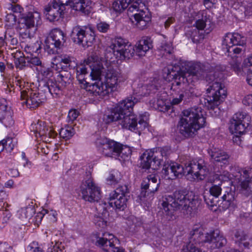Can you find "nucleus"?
<instances>
[{
  "label": "nucleus",
  "mask_w": 252,
  "mask_h": 252,
  "mask_svg": "<svg viewBox=\"0 0 252 252\" xmlns=\"http://www.w3.org/2000/svg\"><path fill=\"white\" fill-rule=\"evenodd\" d=\"M186 72L194 83L199 80H205L210 84L207 89L208 94L204 98L205 106L208 109H214L226 96V91L221 80L219 78L221 73L217 72L216 67L209 63L188 62L185 63Z\"/></svg>",
  "instance_id": "nucleus-1"
},
{
  "label": "nucleus",
  "mask_w": 252,
  "mask_h": 252,
  "mask_svg": "<svg viewBox=\"0 0 252 252\" xmlns=\"http://www.w3.org/2000/svg\"><path fill=\"white\" fill-rule=\"evenodd\" d=\"M192 192L184 190L176 191L172 195H165L161 203L166 215L171 217L175 211L180 210L185 215H190L197 210L199 201Z\"/></svg>",
  "instance_id": "nucleus-2"
},
{
  "label": "nucleus",
  "mask_w": 252,
  "mask_h": 252,
  "mask_svg": "<svg viewBox=\"0 0 252 252\" xmlns=\"http://www.w3.org/2000/svg\"><path fill=\"white\" fill-rule=\"evenodd\" d=\"M152 47V41L148 36L142 37L136 43L134 47L126 39L119 37L115 38L109 49L116 59L123 61L130 59L135 53L139 57L144 56Z\"/></svg>",
  "instance_id": "nucleus-3"
},
{
  "label": "nucleus",
  "mask_w": 252,
  "mask_h": 252,
  "mask_svg": "<svg viewBox=\"0 0 252 252\" xmlns=\"http://www.w3.org/2000/svg\"><path fill=\"white\" fill-rule=\"evenodd\" d=\"M207 173V166L202 159L189 161L185 164L184 167L176 162H167L163 165L162 170L164 178L168 180L190 174H193L197 179L202 180Z\"/></svg>",
  "instance_id": "nucleus-4"
},
{
  "label": "nucleus",
  "mask_w": 252,
  "mask_h": 252,
  "mask_svg": "<svg viewBox=\"0 0 252 252\" xmlns=\"http://www.w3.org/2000/svg\"><path fill=\"white\" fill-rule=\"evenodd\" d=\"M205 112L200 107H193L182 112L178 122L180 133L186 137H193L206 123Z\"/></svg>",
  "instance_id": "nucleus-5"
},
{
  "label": "nucleus",
  "mask_w": 252,
  "mask_h": 252,
  "mask_svg": "<svg viewBox=\"0 0 252 252\" xmlns=\"http://www.w3.org/2000/svg\"><path fill=\"white\" fill-rule=\"evenodd\" d=\"M120 74L114 69L110 68L107 69L105 72V84H103L100 81L101 79L102 73L99 79L94 83L92 86V92L94 95L104 96L110 92L114 91L117 90L119 83L120 82Z\"/></svg>",
  "instance_id": "nucleus-6"
},
{
  "label": "nucleus",
  "mask_w": 252,
  "mask_h": 252,
  "mask_svg": "<svg viewBox=\"0 0 252 252\" xmlns=\"http://www.w3.org/2000/svg\"><path fill=\"white\" fill-rule=\"evenodd\" d=\"M40 15L37 12L23 14L18 27L20 36L23 38L31 39L36 30V26L40 24Z\"/></svg>",
  "instance_id": "nucleus-7"
},
{
  "label": "nucleus",
  "mask_w": 252,
  "mask_h": 252,
  "mask_svg": "<svg viewBox=\"0 0 252 252\" xmlns=\"http://www.w3.org/2000/svg\"><path fill=\"white\" fill-rule=\"evenodd\" d=\"M104 68H91V65L87 63L86 65L81 64L76 67V78L81 85L82 88L92 91V86L94 83H91L87 81V77L91 79L96 81L100 79L101 72Z\"/></svg>",
  "instance_id": "nucleus-8"
},
{
  "label": "nucleus",
  "mask_w": 252,
  "mask_h": 252,
  "mask_svg": "<svg viewBox=\"0 0 252 252\" xmlns=\"http://www.w3.org/2000/svg\"><path fill=\"white\" fill-rule=\"evenodd\" d=\"M138 102L134 96H129L120 102L108 114L104 115V120L107 124L117 121L122 115L132 113L133 107Z\"/></svg>",
  "instance_id": "nucleus-9"
},
{
  "label": "nucleus",
  "mask_w": 252,
  "mask_h": 252,
  "mask_svg": "<svg viewBox=\"0 0 252 252\" xmlns=\"http://www.w3.org/2000/svg\"><path fill=\"white\" fill-rule=\"evenodd\" d=\"M118 121H120L119 124L122 127L138 133L139 135L148 126L147 122L142 119H139L137 123V116L132 113L122 115Z\"/></svg>",
  "instance_id": "nucleus-10"
},
{
  "label": "nucleus",
  "mask_w": 252,
  "mask_h": 252,
  "mask_svg": "<svg viewBox=\"0 0 252 252\" xmlns=\"http://www.w3.org/2000/svg\"><path fill=\"white\" fill-rule=\"evenodd\" d=\"M163 157L159 148L146 151L141 156L140 166L143 169H157L161 164L160 158Z\"/></svg>",
  "instance_id": "nucleus-11"
},
{
  "label": "nucleus",
  "mask_w": 252,
  "mask_h": 252,
  "mask_svg": "<svg viewBox=\"0 0 252 252\" xmlns=\"http://www.w3.org/2000/svg\"><path fill=\"white\" fill-rule=\"evenodd\" d=\"M95 145L98 150L105 157L116 158L121 144L105 137H99L95 141Z\"/></svg>",
  "instance_id": "nucleus-12"
},
{
  "label": "nucleus",
  "mask_w": 252,
  "mask_h": 252,
  "mask_svg": "<svg viewBox=\"0 0 252 252\" xmlns=\"http://www.w3.org/2000/svg\"><path fill=\"white\" fill-rule=\"evenodd\" d=\"M80 189L82 197L85 201L99 203L98 202L101 196L100 189L96 185L92 179L89 178L83 182Z\"/></svg>",
  "instance_id": "nucleus-13"
},
{
  "label": "nucleus",
  "mask_w": 252,
  "mask_h": 252,
  "mask_svg": "<svg viewBox=\"0 0 252 252\" xmlns=\"http://www.w3.org/2000/svg\"><path fill=\"white\" fill-rule=\"evenodd\" d=\"M128 192L127 186H119L110 194L109 205L120 210H124L127 207L128 198L126 194Z\"/></svg>",
  "instance_id": "nucleus-14"
},
{
  "label": "nucleus",
  "mask_w": 252,
  "mask_h": 252,
  "mask_svg": "<svg viewBox=\"0 0 252 252\" xmlns=\"http://www.w3.org/2000/svg\"><path fill=\"white\" fill-rule=\"evenodd\" d=\"M20 99L23 105L26 104L28 108L34 109L42 105L45 100V96L42 93L33 92L27 88L21 91Z\"/></svg>",
  "instance_id": "nucleus-15"
},
{
  "label": "nucleus",
  "mask_w": 252,
  "mask_h": 252,
  "mask_svg": "<svg viewBox=\"0 0 252 252\" xmlns=\"http://www.w3.org/2000/svg\"><path fill=\"white\" fill-rule=\"evenodd\" d=\"M250 116L246 113H236L230 120L229 129L232 133L240 135L244 134L250 125Z\"/></svg>",
  "instance_id": "nucleus-16"
},
{
  "label": "nucleus",
  "mask_w": 252,
  "mask_h": 252,
  "mask_svg": "<svg viewBox=\"0 0 252 252\" xmlns=\"http://www.w3.org/2000/svg\"><path fill=\"white\" fill-rule=\"evenodd\" d=\"M71 37L74 43L82 45L84 47L91 46L94 40V34L80 26H76L73 29Z\"/></svg>",
  "instance_id": "nucleus-17"
},
{
  "label": "nucleus",
  "mask_w": 252,
  "mask_h": 252,
  "mask_svg": "<svg viewBox=\"0 0 252 252\" xmlns=\"http://www.w3.org/2000/svg\"><path fill=\"white\" fill-rule=\"evenodd\" d=\"M64 10L63 1L60 0L57 1L54 0L45 7L44 13L47 20L50 22H54L63 17Z\"/></svg>",
  "instance_id": "nucleus-18"
},
{
  "label": "nucleus",
  "mask_w": 252,
  "mask_h": 252,
  "mask_svg": "<svg viewBox=\"0 0 252 252\" xmlns=\"http://www.w3.org/2000/svg\"><path fill=\"white\" fill-rule=\"evenodd\" d=\"M93 241L95 245L101 248L104 252H115V241L116 239L114 235L109 233H104L102 236L95 234L93 237Z\"/></svg>",
  "instance_id": "nucleus-19"
},
{
  "label": "nucleus",
  "mask_w": 252,
  "mask_h": 252,
  "mask_svg": "<svg viewBox=\"0 0 252 252\" xmlns=\"http://www.w3.org/2000/svg\"><path fill=\"white\" fill-rule=\"evenodd\" d=\"M208 236L209 232L204 234L203 229L201 226L195 224L193 226L192 229L190 232L189 244L196 246H203L205 243H208Z\"/></svg>",
  "instance_id": "nucleus-20"
},
{
  "label": "nucleus",
  "mask_w": 252,
  "mask_h": 252,
  "mask_svg": "<svg viewBox=\"0 0 252 252\" xmlns=\"http://www.w3.org/2000/svg\"><path fill=\"white\" fill-rule=\"evenodd\" d=\"M221 184L213 185L209 189V193L204 195V201L213 211H217L218 209V198L221 192Z\"/></svg>",
  "instance_id": "nucleus-21"
},
{
  "label": "nucleus",
  "mask_w": 252,
  "mask_h": 252,
  "mask_svg": "<svg viewBox=\"0 0 252 252\" xmlns=\"http://www.w3.org/2000/svg\"><path fill=\"white\" fill-rule=\"evenodd\" d=\"M12 112L4 98L0 99V122L6 127H10L14 124Z\"/></svg>",
  "instance_id": "nucleus-22"
},
{
  "label": "nucleus",
  "mask_w": 252,
  "mask_h": 252,
  "mask_svg": "<svg viewBox=\"0 0 252 252\" xmlns=\"http://www.w3.org/2000/svg\"><path fill=\"white\" fill-rule=\"evenodd\" d=\"M65 41V35L60 29H55L52 30L46 40V46L49 48H61Z\"/></svg>",
  "instance_id": "nucleus-23"
},
{
  "label": "nucleus",
  "mask_w": 252,
  "mask_h": 252,
  "mask_svg": "<svg viewBox=\"0 0 252 252\" xmlns=\"http://www.w3.org/2000/svg\"><path fill=\"white\" fill-rule=\"evenodd\" d=\"M160 185V180H158L155 175L151 174L144 179L141 183V196L145 197L148 194L154 193L157 191Z\"/></svg>",
  "instance_id": "nucleus-24"
},
{
  "label": "nucleus",
  "mask_w": 252,
  "mask_h": 252,
  "mask_svg": "<svg viewBox=\"0 0 252 252\" xmlns=\"http://www.w3.org/2000/svg\"><path fill=\"white\" fill-rule=\"evenodd\" d=\"M208 242L212 249H219L224 247L227 243L226 239L218 229L209 232Z\"/></svg>",
  "instance_id": "nucleus-25"
},
{
  "label": "nucleus",
  "mask_w": 252,
  "mask_h": 252,
  "mask_svg": "<svg viewBox=\"0 0 252 252\" xmlns=\"http://www.w3.org/2000/svg\"><path fill=\"white\" fill-rule=\"evenodd\" d=\"M107 207V205L105 202L96 204L95 208L98 211V214L94 216L93 220L95 224L99 227L104 228L106 226L107 218L109 216Z\"/></svg>",
  "instance_id": "nucleus-26"
},
{
  "label": "nucleus",
  "mask_w": 252,
  "mask_h": 252,
  "mask_svg": "<svg viewBox=\"0 0 252 252\" xmlns=\"http://www.w3.org/2000/svg\"><path fill=\"white\" fill-rule=\"evenodd\" d=\"M91 2L89 0H66L63 2L64 7L69 6L73 9L78 11L85 15H89L92 11Z\"/></svg>",
  "instance_id": "nucleus-27"
},
{
  "label": "nucleus",
  "mask_w": 252,
  "mask_h": 252,
  "mask_svg": "<svg viewBox=\"0 0 252 252\" xmlns=\"http://www.w3.org/2000/svg\"><path fill=\"white\" fill-rule=\"evenodd\" d=\"M167 94L165 91L158 92L157 99L151 100L150 104L155 109L161 112H165L170 109V105L167 99Z\"/></svg>",
  "instance_id": "nucleus-28"
},
{
  "label": "nucleus",
  "mask_w": 252,
  "mask_h": 252,
  "mask_svg": "<svg viewBox=\"0 0 252 252\" xmlns=\"http://www.w3.org/2000/svg\"><path fill=\"white\" fill-rule=\"evenodd\" d=\"M131 16L133 17V19H131L133 25L141 30L146 29L151 21L150 14L143 10H140L138 13H135Z\"/></svg>",
  "instance_id": "nucleus-29"
},
{
  "label": "nucleus",
  "mask_w": 252,
  "mask_h": 252,
  "mask_svg": "<svg viewBox=\"0 0 252 252\" xmlns=\"http://www.w3.org/2000/svg\"><path fill=\"white\" fill-rule=\"evenodd\" d=\"M246 44L245 37L238 33H227L222 41L223 48L235 46H244Z\"/></svg>",
  "instance_id": "nucleus-30"
},
{
  "label": "nucleus",
  "mask_w": 252,
  "mask_h": 252,
  "mask_svg": "<svg viewBox=\"0 0 252 252\" xmlns=\"http://www.w3.org/2000/svg\"><path fill=\"white\" fill-rule=\"evenodd\" d=\"M208 154L215 163L221 166L228 164L229 156L226 152L215 148L209 150Z\"/></svg>",
  "instance_id": "nucleus-31"
},
{
  "label": "nucleus",
  "mask_w": 252,
  "mask_h": 252,
  "mask_svg": "<svg viewBox=\"0 0 252 252\" xmlns=\"http://www.w3.org/2000/svg\"><path fill=\"white\" fill-rule=\"evenodd\" d=\"M252 176V174L251 170L244 169L240 172V177L239 179L240 190L245 194H247L251 191L250 184Z\"/></svg>",
  "instance_id": "nucleus-32"
},
{
  "label": "nucleus",
  "mask_w": 252,
  "mask_h": 252,
  "mask_svg": "<svg viewBox=\"0 0 252 252\" xmlns=\"http://www.w3.org/2000/svg\"><path fill=\"white\" fill-rule=\"evenodd\" d=\"M173 73L174 74H172L170 73L169 75L172 76L174 79V81L173 83V86H181L189 84L194 83L192 81V79H191L186 71Z\"/></svg>",
  "instance_id": "nucleus-33"
},
{
  "label": "nucleus",
  "mask_w": 252,
  "mask_h": 252,
  "mask_svg": "<svg viewBox=\"0 0 252 252\" xmlns=\"http://www.w3.org/2000/svg\"><path fill=\"white\" fill-rule=\"evenodd\" d=\"M48 128L45 122L41 121H38L36 123H33L30 126L31 131L33 132L36 137L39 136L43 137L44 136H47Z\"/></svg>",
  "instance_id": "nucleus-34"
},
{
  "label": "nucleus",
  "mask_w": 252,
  "mask_h": 252,
  "mask_svg": "<svg viewBox=\"0 0 252 252\" xmlns=\"http://www.w3.org/2000/svg\"><path fill=\"white\" fill-rule=\"evenodd\" d=\"M235 194L234 191L230 190L229 192H227L222 196V207L223 209H227L230 206L233 207L235 206Z\"/></svg>",
  "instance_id": "nucleus-35"
},
{
  "label": "nucleus",
  "mask_w": 252,
  "mask_h": 252,
  "mask_svg": "<svg viewBox=\"0 0 252 252\" xmlns=\"http://www.w3.org/2000/svg\"><path fill=\"white\" fill-rule=\"evenodd\" d=\"M57 65H54L52 67H46L43 65L40 67L37 68V71L39 75L43 78L51 79L50 78L54 74V70H56Z\"/></svg>",
  "instance_id": "nucleus-36"
},
{
  "label": "nucleus",
  "mask_w": 252,
  "mask_h": 252,
  "mask_svg": "<svg viewBox=\"0 0 252 252\" xmlns=\"http://www.w3.org/2000/svg\"><path fill=\"white\" fill-rule=\"evenodd\" d=\"M71 74L65 70H61L59 72L57 77V82L61 86L64 88L67 84L69 83V80Z\"/></svg>",
  "instance_id": "nucleus-37"
},
{
  "label": "nucleus",
  "mask_w": 252,
  "mask_h": 252,
  "mask_svg": "<svg viewBox=\"0 0 252 252\" xmlns=\"http://www.w3.org/2000/svg\"><path fill=\"white\" fill-rule=\"evenodd\" d=\"M50 91L54 97H59L62 94V90L63 89L57 82L49 79Z\"/></svg>",
  "instance_id": "nucleus-38"
},
{
  "label": "nucleus",
  "mask_w": 252,
  "mask_h": 252,
  "mask_svg": "<svg viewBox=\"0 0 252 252\" xmlns=\"http://www.w3.org/2000/svg\"><path fill=\"white\" fill-rule=\"evenodd\" d=\"M75 130L71 126H66L62 128L59 132L61 138L65 140L70 139L75 134Z\"/></svg>",
  "instance_id": "nucleus-39"
},
{
  "label": "nucleus",
  "mask_w": 252,
  "mask_h": 252,
  "mask_svg": "<svg viewBox=\"0 0 252 252\" xmlns=\"http://www.w3.org/2000/svg\"><path fill=\"white\" fill-rule=\"evenodd\" d=\"M130 0H116L112 4V7L117 12H121L129 5Z\"/></svg>",
  "instance_id": "nucleus-40"
},
{
  "label": "nucleus",
  "mask_w": 252,
  "mask_h": 252,
  "mask_svg": "<svg viewBox=\"0 0 252 252\" xmlns=\"http://www.w3.org/2000/svg\"><path fill=\"white\" fill-rule=\"evenodd\" d=\"M118 153V156L116 157L120 158L123 160H126L131 155V151L129 147L121 144L120 149Z\"/></svg>",
  "instance_id": "nucleus-41"
},
{
  "label": "nucleus",
  "mask_w": 252,
  "mask_h": 252,
  "mask_svg": "<svg viewBox=\"0 0 252 252\" xmlns=\"http://www.w3.org/2000/svg\"><path fill=\"white\" fill-rule=\"evenodd\" d=\"M9 206L7 202H4L2 206V209L4 212H3L2 217L1 219V222L3 224L2 225H0V228H2L5 226V224L7 223L8 221L10 220L11 217V214L9 211L7 209V208Z\"/></svg>",
  "instance_id": "nucleus-42"
},
{
  "label": "nucleus",
  "mask_w": 252,
  "mask_h": 252,
  "mask_svg": "<svg viewBox=\"0 0 252 252\" xmlns=\"http://www.w3.org/2000/svg\"><path fill=\"white\" fill-rule=\"evenodd\" d=\"M14 63L16 68L23 69L26 66H29L27 57L20 55L19 57L15 56Z\"/></svg>",
  "instance_id": "nucleus-43"
},
{
  "label": "nucleus",
  "mask_w": 252,
  "mask_h": 252,
  "mask_svg": "<svg viewBox=\"0 0 252 252\" xmlns=\"http://www.w3.org/2000/svg\"><path fill=\"white\" fill-rule=\"evenodd\" d=\"M73 59L74 58L72 57L66 55H63L61 57V63L65 64L63 67L64 69L71 68L75 64L74 61H73Z\"/></svg>",
  "instance_id": "nucleus-44"
},
{
  "label": "nucleus",
  "mask_w": 252,
  "mask_h": 252,
  "mask_svg": "<svg viewBox=\"0 0 252 252\" xmlns=\"http://www.w3.org/2000/svg\"><path fill=\"white\" fill-rule=\"evenodd\" d=\"M205 37L204 32L194 30L191 33V38L193 43H198L203 40Z\"/></svg>",
  "instance_id": "nucleus-45"
},
{
  "label": "nucleus",
  "mask_w": 252,
  "mask_h": 252,
  "mask_svg": "<svg viewBox=\"0 0 252 252\" xmlns=\"http://www.w3.org/2000/svg\"><path fill=\"white\" fill-rule=\"evenodd\" d=\"M28 63L29 66L32 67V66H38L39 67L42 65V62L39 57L33 56L31 55L30 57H27Z\"/></svg>",
  "instance_id": "nucleus-46"
},
{
  "label": "nucleus",
  "mask_w": 252,
  "mask_h": 252,
  "mask_svg": "<svg viewBox=\"0 0 252 252\" xmlns=\"http://www.w3.org/2000/svg\"><path fill=\"white\" fill-rule=\"evenodd\" d=\"M158 86L156 85L154 83H152L151 84H149L148 85H144L142 87V91L146 90L147 91L146 92L143 93L141 95H146L147 94H150L153 93H155L156 91L158 90Z\"/></svg>",
  "instance_id": "nucleus-47"
},
{
  "label": "nucleus",
  "mask_w": 252,
  "mask_h": 252,
  "mask_svg": "<svg viewBox=\"0 0 252 252\" xmlns=\"http://www.w3.org/2000/svg\"><path fill=\"white\" fill-rule=\"evenodd\" d=\"M5 21L6 25L9 28H12L16 23L17 17L14 14L9 13L5 16Z\"/></svg>",
  "instance_id": "nucleus-48"
},
{
  "label": "nucleus",
  "mask_w": 252,
  "mask_h": 252,
  "mask_svg": "<svg viewBox=\"0 0 252 252\" xmlns=\"http://www.w3.org/2000/svg\"><path fill=\"white\" fill-rule=\"evenodd\" d=\"M2 145L4 146V149L8 152H11L14 147L13 143V139L11 138L7 137L1 140Z\"/></svg>",
  "instance_id": "nucleus-49"
},
{
  "label": "nucleus",
  "mask_w": 252,
  "mask_h": 252,
  "mask_svg": "<svg viewBox=\"0 0 252 252\" xmlns=\"http://www.w3.org/2000/svg\"><path fill=\"white\" fill-rule=\"evenodd\" d=\"M206 20L207 17L205 16L201 19H198L196 20L195 24L193 25L196 27L195 30L200 31V32H204L203 30L206 26Z\"/></svg>",
  "instance_id": "nucleus-50"
},
{
  "label": "nucleus",
  "mask_w": 252,
  "mask_h": 252,
  "mask_svg": "<svg viewBox=\"0 0 252 252\" xmlns=\"http://www.w3.org/2000/svg\"><path fill=\"white\" fill-rule=\"evenodd\" d=\"M128 14H130V13H132L134 12H136V13L139 12V11L141 10L139 9L140 4L137 1H134L133 2L130 3V1H129V5L128 6Z\"/></svg>",
  "instance_id": "nucleus-51"
},
{
  "label": "nucleus",
  "mask_w": 252,
  "mask_h": 252,
  "mask_svg": "<svg viewBox=\"0 0 252 252\" xmlns=\"http://www.w3.org/2000/svg\"><path fill=\"white\" fill-rule=\"evenodd\" d=\"M39 89L44 93H49L50 86H49V79L46 80H42L39 83Z\"/></svg>",
  "instance_id": "nucleus-52"
},
{
  "label": "nucleus",
  "mask_w": 252,
  "mask_h": 252,
  "mask_svg": "<svg viewBox=\"0 0 252 252\" xmlns=\"http://www.w3.org/2000/svg\"><path fill=\"white\" fill-rule=\"evenodd\" d=\"M22 213L25 215L26 218L30 220L32 219L33 215L35 213V209L32 207H27L22 210Z\"/></svg>",
  "instance_id": "nucleus-53"
},
{
  "label": "nucleus",
  "mask_w": 252,
  "mask_h": 252,
  "mask_svg": "<svg viewBox=\"0 0 252 252\" xmlns=\"http://www.w3.org/2000/svg\"><path fill=\"white\" fill-rule=\"evenodd\" d=\"M227 50V52L228 53L233 52L235 54H239L242 51H244L245 48L244 46H232L228 47V48H225Z\"/></svg>",
  "instance_id": "nucleus-54"
},
{
  "label": "nucleus",
  "mask_w": 252,
  "mask_h": 252,
  "mask_svg": "<svg viewBox=\"0 0 252 252\" xmlns=\"http://www.w3.org/2000/svg\"><path fill=\"white\" fill-rule=\"evenodd\" d=\"M96 28L99 32L105 33L109 29L110 25L105 22H101L97 24Z\"/></svg>",
  "instance_id": "nucleus-55"
},
{
  "label": "nucleus",
  "mask_w": 252,
  "mask_h": 252,
  "mask_svg": "<svg viewBox=\"0 0 252 252\" xmlns=\"http://www.w3.org/2000/svg\"><path fill=\"white\" fill-rule=\"evenodd\" d=\"M232 69L237 74L241 71V61L233 60L230 63Z\"/></svg>",
  "instance_id": "nucleus-56"
},
{
  "label": "nucleus",
  "mask_w": 252,
  "mask_h": 252,
  "mask_svg": "<svg viewBox=\"0 0 252 252\" xmlns=\"http://www.w3.org/2000/svg\"><path fill=\"white\" fill-rule=\"evenodd\" d=\"M160 49L161 51L170 54L172 53L173 47L171 43L163 42L160 46Z\"/></svg>",
  "instance_id": "nucleus-57"
},
{
  "label": "nucleus",
  "mask_w": 252,
  "mask_h": 252,
  "mask_svg": "<svg viewBox=\"0 0 252 252\" xmlns=\"http://www.w3.org/2000/svg\"><path fill=\"white\" fill-rule=\"evenodd\" d=\"M8 9L15 13H21L23 10V8L18 4H10Z\"/></svg>",
  "instance_id": "nucleus-58"
},
{
  "label": "nucleus",
  "mask_w": 252,
  "mask_h": 252,
  "mask_svg": "<svg viewBox=\"0 0 252 252\" xmlns=\"http://www.w3.org/2000/svg\"><path fill=\"white\" fill-rule=\"evenodd\" d=\"M244 68L245 70L252 71V56L246 59L244 62Z\"/></svg>",
  "instance_id": "nucleus-59"
},
{
  "label": "nucleus",
  "mask_w": 252,
  "mask_h": 252,
  "mask_svg": "<svg viewBox=\"0 0 252 252\" xmlns=\"http://www.w3.org/2000/svg\"><path fill=\"white\" fill-rule=\"evenodd\" d=\"M217 176L219 180L221 181H226L229 179L230 177V174L228 171H224L222 173L220 174H216V175Z\"/></svg>",
  "instance_id": "nucleus-60"
},
{
  "label": "nucleus",
  "mask_w": 252,
  "mask_h": 252,
  "mask_svg": "<svg viewBox=\"0 0 252 252\" xmlns=\"http://www.w3.org/2000/svg\"><path fill=\"white\" fill-rule=\"evenodd\" d=\"M12 247L9 246L7 243H0V252H12Z\"/></svg>",
  "instance_id": "nucleus-61"
},
{
  "label": "nucleus",
  "mask_w": 252,
  "mask_h": 252,
  "mask_svg": "<svg viewBox=\"0 0 252 252\" xmlns=\"http://www.w3.org/2000/svg\"><path fill=\"white\" fill-rule=\"evenodd\" d=\"M79 114V112L76 109L70 110L68 114V118L69 121L73 122L75 120Z\"/></svg>",
  "instance_id": "nucleus-62"
},
{
  "label": "nucleus",
  "mask_w": 252,
  "mask_h": 252,
  "mask_svg": "<svg viewBox=\"0 0 252 252\" xmlns=\"http://www.w3.org/2000/svg\"><path fill=\"white\" fill-rule=\"evenodd\" d=\"M34 46L35 47H34V46H31L30 45H28V44L26 45L25 47V51L27 52H29V53L37 52L38 50V48H39V47H40L39 44L37 42L36 43H35L34 44Z\"/></svg>",
  "instance_id": "nucleus-63"
},
{
  "label": "nucleus",
  "mask_w": 252,
  "mask_h": 252,
  "mask_svg": "<svg viewBox=\"0 0 252 252\" xmlns=\"http://www.w3.org/2000/svg\"><path fill=\"white\" fill-rule=\"evenodd\" d=\"M2 185L0 186V202H6V201L8 195L6 191L3 190Z\"/></svg>",
  "instance_id": "nucleus-64"
}]
</instances>
